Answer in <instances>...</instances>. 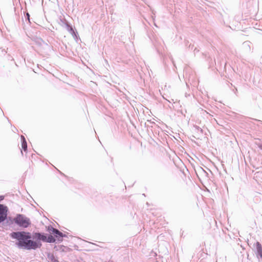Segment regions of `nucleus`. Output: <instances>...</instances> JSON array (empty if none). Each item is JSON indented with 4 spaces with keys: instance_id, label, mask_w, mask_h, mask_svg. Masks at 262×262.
I'll use <instances>...</instances> for the list:
<instances>
[{
    "instance_id": "nucleus-8",
    "label": "nucleus",
    "mask_w": 262,
    "mask_h": 262,
    "mask_svg": "<svg viewBox=\"0 0 262 262\" xmlns=\"http://www.w3.org/2000/svg\"><path fill=\"white\" fill-rule=\"evenodd\" d=\"M55 241V238L51 235H49L47 238V242L49 243H53Z\"/></svg>"
},
{
    "instance_id": "nucleus-10",
    "label": "nucleus",
    "mask_w": 262,
    "mask_h": 262,
    "mask_svg": "<svg viewBox=\"0 0 262 262\" xmlns=\"http://www.w3.org/2000/svg\"><path fill=\"white\" fill-rule=\"evenodd\" d=\"M3 199H4V197L3 196H0V201L3 200Z\"/></svg>"
},
{
    "instance_id": "nucleus-7",
    "label": "nucleus",
    "mask_w": 262,
    "mask_h": 262,
    "mask_svg": "<svg viewBox=\"0 0 262 262\" xmlns=\"http://www.w3.org/2000/svg\"><path fill=\"white\" fill-rule=\"evenodd\" d=\"M37 237L40 240L47 242V237L43 235L40 234V233L37 234Z\"/></svg>"
},
{
    "instance_id": "nucleus-6",
    "label": "nucleus",
    "mask_w": 262,
    "mask_h": 262,
    "mask_svg": "<svg viewBox=\"0 0 262 262\" xmlns=\"http://www.w3.org/2000/svg\"><path fill=\"white\" fill-rule=\"evenodd\" d=\"M51 233L54 234L56 237H57L58 236H62V233L61 232H60L57 229H56L54 228L52 229Z\"/></svg>"
},
{
    "instance_id": "nucleus-4",
    "label": "nucleus",
    "mask_w": 262,
    "mask_h": 262,
    "mask_svg": "<svg viewBox=\"0 0 262 262\" xmlns=\"http://www.w3.org/2000/svg\"><path fill=\"white\" fill-rule=\"evenodd\" d=\"M256 248L257 255H259L260 257H262V246L261 244L258 242H257L256 243Z\"/></svg>"
},
{
    "instance_id": "nucleus-2",
    "label": "nucleus",
    "mask_w": 262,
    "mask_h": 262,
    "mask_svg": "<svg viewBox=\"0 0 262 262\" xmlns=\"http://www.w3.org/2000/svg\"><path fill=\"white\" fill-rule=\"evenodd\" d=\"M14 222L20 227L26 228L30 224V221L29 219L19 214L14 219Z\"/></svg>"
},
{
    "instance_id": "nucleus-3",
    "label": "nucleus",
    "mask_w": 262,
    "mask_h": 262,
    "mask_svg": "<svg viewBox=\"0 0 262 262\" xmlns=\"http://www.w3.org/2000/svg\"><path fill=\"white\" fill-rule=\"evenodd\" d=\"M7 207L0 204V223L4 221L7 216Z\"/></svg>"
},
{
    "instance_id": "nucleus-1",
    "label": "nucleus",
    "mask_w": 262,
    "mask_h": 262,
    "mask_svg": "<svg viewBox=\"0 0 262 262\" xmlns=\"http://www.w3.org/2000/svg\"><path fill=\"white\" fill-rule=\"evenodd\" d=\"M10 236L18 241L19 246L24 247L27 249H35L41 245V244L31 240V236L29 232H13L10 234Z\"/></svg>"
},
{
    "instance_id": "nucleus-9",
    "label": "nucleus",
    "mask_w": 262,
    "mask_h": 262,
    "mask_svg": "<svg viewBox=\"0 0 262 262\" xmlns=\"http://www.w3.org/2000/svg\"><path fill=\"white\" fill-rule=\"evenodd\" d=\"M27 17H28V19L29 20V17H30V15H29V14L28 13H27Z\"/></svg>"
},
{
    "instance_id": "nucleus-11",
    "label": "nucleus",
    "mask_w": 262,
    "mask_h": 262,
    "mask_svg": "<svg viewBox=\"0 0 262 262\" xmlns=\"http://www.w3.org/2000/svg\"><path fill=\"white\" fill-rule=\"evenodd\" d=\"M259 147L262 149V144L259 145Z\"/></svg>"
},
{
    "instance_id": "nucleus-5",
    "label": "nucleus",
    "mask_w": 262,
    "mask_h": 262,
    "mask_svg": "<svg viewBox=\"0 0 262 262\" xmlns=\"http://www.w3.org/2000/svg\"><path fill=\"white\" fill-rule=\"evenodd\" d=\"M21 139L22 141L21 147L24 151H26L27 149V143L24 136H21Z\"/></svg>"
}]
</instances>
